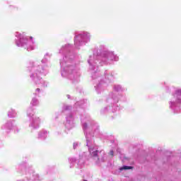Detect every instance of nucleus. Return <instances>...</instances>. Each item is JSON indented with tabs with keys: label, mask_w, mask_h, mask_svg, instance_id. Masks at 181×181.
<instances>
[{
	"label": "nucleus",
	"mask_w": 181,
	"mask_h": 181,
	"mask_svg": "<svg viewBox=\"0 0 181 181\" xmlns=\"http://www.w3.org/2000/svg\"><path fill=\"white\" fill-rule=\"evenodd\" d=\"M129 169H134V167L124 165V166H123V168H122V170H129Z\"/></svg>",
	"instance_id": "f257e3e1"
},
{
	"label": "nucleus",
	"mask_w": 181,
	"mask_h": 181,
	"mask_svg": "<svg viewBox=\"0 0 181 181\" xmlns=\"http://www.w3.org/2000/svg\"><path fill=\"white\" fill-rule=\"evenodd\" d=\"M93 156H98V151H93Z\"/></svg>",
	"instance_id": "f03ea898"
},
{
	"label": "nucleus",
	"mask_w": 181,
	"mask_h": 181,
	"mask_svg": "<svg viewBox=\"0 0 181 181\" xmlns=\"http://www.w3.org/2000/svg\"><path fill=\"white\" fill-rule=\"evenodd\" d=\"M176 93L178 95H181V90H177Z\"/></svg>",
	"instance_id": "7ed1b4c3"
},
{
	"label": "nucleus",
	"mask_w": 181,
	"mask_h": 181,
	"mask_svg": "<svg viewBox=\"0 0 181 181\" xmlns=\"http://www.w3.org/2000/svg\"><path fill=\"white\" fill-rule=\"evenodd\" d=\"M110 155L111 156H114V151H110Z\"/></svg>",
	"instance_id": "20e7f679"
},
{
	"label": "nucleus",
	"mask_w": 181,
	"mask_h": 181,
	"mask_svg": "<svg viewBox=\"0 0 181 181\" xmlns=\"http://www.w3.org/2000/svg\"><path fill=\"white\" fill-rule=\"evenodd\" d=\"M37 90H40V89L37 88Z\"/></svg>",
	"instance_id": "39448f33"
}]
</instances>
